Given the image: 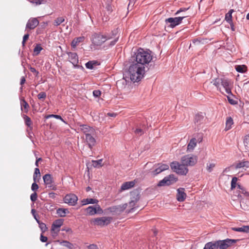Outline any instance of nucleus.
I'll return each mask as SVG.
<instances>
[{"instance_id":"nucleus-1","label":"nucleus","mask_w":249,"mask_h":249,"mask_svg":"<svg viewBox=\"0 0 249 249\" xmlns=\"http://www.w3.org/2000/svg\"><path fill=\"white\" fill-rule=\"evenodd\" d=\"M133 62L129 68L128 75L134 82L140 81L143 77L145 71L148 70V65L152 60V55L143 49L139 48L132 56Z\"/></svg>"},{"instance_id":"nucleus-2","label":"nucleus","mask_w":249,"mask_h":249,"mask_svg":"<svg viewBox=\"0 0 249 249\" xmlns=\"http://www.w3.org/2000/svg\"><path fill=\"white\" fill-rule=\"evenodd\" d=\"M119 36L118 35V28L112 30L110 33H106L105 35L99 33H94L92 36V43L95 46H100L107 40L113 39L109 44V46H113L118 41Z\"/></svg>"},{"instance_id":"nucleus-3","label":"nucleus","mask_w":249,"mask_h":249,"mask_svg":"<svg viewBox=\"0 0 249 249\" xmlns=\"http://www.w3.org/2000/svg\"><path fill=\"white\" fill-rule=\"evenodd\" d=\"M170 167L172 171L177 174L185 176L188 172V169L183 163L174 161L170 163Z\"/></svg>"},{"instance_id":"nucleus-4","label":"nucleus","mask_w":249,"mask_h":249,"mask_svg":"<svg viewBox=\"0 0 249 249\" xmlns=\"http://www.w3.org/2000/svg\"><path fill=\"white\" fill-rule=\"evenodd\" d=\"M181 163L187 166H193L197 161V157L190 154L184 155L181 158Z\"/></svg>"},{"instance_id":"nucleus-5","label":"nucleus","mask_w":249,"mask_h":249,"mask_svg":"<svg viewBox=\"0 0 249 249\" xmlns=\"http://www.w3.org/2000/svg\"><path fill=\"white\" fill-rule=\"evenodd\" d=\"M178 180V178L175 177L173 174L169 175L164 177L162 180H160L157 186L158 187L169 186L176 182Z\"/></svg>"},{"instance_id":"nucleus-6","label":"nucleus","mask_w":249,"mask_h":249,"mask_svg":"<svg viewBox=\"0 0 249 249\" xmlns=\"http://www.w3.org/2000/svg\"><path fill=\"white\" fill-rule=\"evenodd\" d=\"M237 240L227 238L224 240L216 241L217 249H226L233 244L236 243Z\"/></svg>"},{"instance_id":"nucleus-7","label":"nucleus","mask_w":249,"mask_h":249,"mask_svg":"<svg viewBox=\"0 0 249 249\" xmlns=\"http://www.w3.org/2000/svg\"><path fill=\"white\" fill-rule=\"evenodd\" d=\"M186 17V16H181L175 18H169L165 19V22L168 25V27L173 28L176 26L181 24L182 20Z\"/></svg>"},{"instance_id":"nucleus-8","label":"nucleus","mask_w":249,"mask_h":249,"mask_svg":"<svg viewBox=\"0 0 249 249\" xmlns=\"http://www.w3.org/2000/svg\"><path fill=\"white\" fill-rule=\"evenodd\" d=\"M221 85L225 89L226 92L229 95H233L231 91V81L225 77H221Z\"/></svg>"},{"instance_id":"nucleus-9","label":"nucleus","mask_w":249,"mask_h":249,"mask_svg":"<svg viewBox=\"0 0 249 249\" xmlns=\"http://www.w3.org/2000/svg\"><path fill=\"white\" fill-rule=\"evenodd\" d=\"M79 129L85 135V137L89 135H95L96 133L95 130L92 127L87 124H80Z\"/></svg>"},{"instance_id":"nucleus-10","label":"nucleus","mask_w":249,"mask_h":249,"mask_svg":"<svg viewBox=\"0 0 249 249\" xmlns=\"http://www.w3.org/2000/svg\"><path fill=\"white\" fill-rule=\"evenodd\" d=\"M112 220L110 217H101L95 218L93 220L94 224L97 226H104L109 224Z\"/></svg>"},{"instance_id":"nucleus-11","label":"nucleus","mask_w":249,"mask_h":249,"mask_svg":"<svg viewBox=\"0 0 249 249\" xmlns=\"http://www.w3.org/2000/svg\"><path fill=\"white\" fill-rule=\"evenodd\" d=\"M77 200V196L73 194L67 195L64 198V202L71 206H74Z\"/></svg>"},{"instance_id":"nucleus-12","label":"nucleus","mask_w":249,"mask_h":249,"mask_svg":"<svg viewBox=\"0 0 249 249\" xmlns=\"http://www.w3.org/2000/svg\"><path fill=\"white\" fill-rule=\"evenodd\" d=\"M86 211L89 215H93L97 213H101L103 211L99 205L90 206L86 208Z\"/></svg>"},{"instance_id":"nucleus-13","label":"nucleus","mask_w":249,"mask_h":249,"mask_svg":"<svg viewBox=\"0 0 249 249\" xmlns=\"http://www.w3.org/2000/svg\"><path fill=\"white\" fill-rule=\"evenodd\" d=\"M127 206V203L122 205L111 206L108 208V210L112 213H120L124 211Z\"/></svg>"},{"instance_id":"nucleus-14","label":"nucleus","mask_w":249,"mask_h":249,"mask_svg":"<svg viewBox=\"0 0 249 249\" xmlns=\"http://www.w3.org/2000/svg\"><path fill=\"white\" fill-rule=\"evenodd\" d=\"M95 135H89L85 137V142L88 145L90 149H92L94 146H95L96 141L94 138Z\"/></svg>"},{"instance_id":"nucleus-15","label":"nucleus","mask_w":249,"mask_h":249,"mask_svg":"<svg viewBox=\"0 0 249 249\" xmlns=\"http://www.w3.org/2000/svg\"><path fill=\"white\" fill-rule=\"evenodd\" d=\"M39 24V21L36 18H30L26 25V30L35 29Z\"/></svg>"},{"instance_id":"nucleus-16","label":"nucleus","mask_w":249,"mask_h":249,"mask_svg":"<svg viewBox=\"0 0 249 249\" xmlns=\"http://www.w3.org/2000/svg\"><path fill=\"white\" fill-rule=\"evenodd\" d=\"M132 197H131V201L129 203V206L132 207L129 211L130 213L133 212L134 208L136 203L140 199V196L139 194H136L133 196V194H131Z\"/></svg>"},{"instance_id":"nucleus-17","label":"nucleus","mask_w":249,"mask_h":249,"mask_svg":"<svg viewBox=\"0 0 249 249\" xmlns=\"http://www.w3.org/2000/svg\"><path fill=\"white\" fill-rule=\"evenodd\" d=\"M70 62L74 66H77L78 63V56L76 53L69 52L68 53Z\"/></svg>"},{"instance_id":"nucleus-18","label":"nucleus","mask_w":249,"mask_h":249,"mask_svg":"<svg viewBox=\"0 0 249 249\" xmlns=\"http://www.w3.org/2000/svg\"><path fill=\"white\" fill-rule=\"evenodd\" d=\"M63 222L64 220L62 219L55 220L52 224V230L53 231H56L57 232L59 231V228L63 225Z\"/></svg>"},{"instance_id":"nucleus-19","label":"nucleus","mask_w":249,"mask_h":249,"mask_svg":"<svg viewBox=\"0 0 249 249\" xmlns=\"http://www.w3.org/2000/svg\"><path fill=\"white\" fill-rule=\"evenodd\" d=\"M177 199L179 202L183 201L186 197V194L184 192V189L179 188L177 190Z\"/></svg>"},{"instance_id":"nucleus-20","label":"nucleus","mask_w":249,"mask_h":249,"mask_svg":"<svg viewBox=\"0 0 249 249\" xmlns=\"http://www.w3.org/2000/svg\"><path fill=\"white\" fill-rule=\"evenodd\" d=\"M43 179L46 186L51 187V185L53 182V178L52 175L50 174H45L43 177Z\"/></svg>"},{"instance_id":"nucleus-21","label":"nucleus","mask_w":249,"mask_h":249,"mask_svg":"<svg viewBox=\"0 0 249 249\" xmlns=\"http://www.w3.org/2000/svg\"><path fill=\"white\" fill-rule=\"evenodd\" d=\"M135 181H127L122 184L121 189L122 191L128 190L132 188L135 185Z\"/></svg>"},{"instance_id":"nucleus-22","label":"nucleus","mask_w":249,"mask_h":249,"mask_svg":"<svg viewBox=\"0 0 249 249\" xmlns=\"http://www.w3.org/2000/svg\"><path fill=\"white\" fill-rule=\"evenodd\" d=\"M232 230L235 231L249 233V226H243L241 227H233Z\"/></svg>"},{"instance_id":"nucleus-23","label":"nucleus","mask_w":249,"mask_h":249,"mask_svg":"<svg viewBox=\"0 0 249 249\" xmlns=\"http://www.w3.org/2000/svg\"><path fill=\"white\" fill-rule=\"evenodd\" d=\"M196 145V138H192L190 141L187 145V151H192Z\"/></svg>"},{"instance_id":"nucleus-24","label":"nucleus","mask_w":249,"mask_h":249,"mask_svg":"<svg viewBox=\"0 0 249 249\" xmlns=\"http://www.w3.org/2000/svg\"><path fill=\"white\" fill-rule=\"evenodd\" d=\"M84 39L85 37L83 36L74 38L71 43V47L75 48L79 43L83 42Z\"/></svg>"},{"instance_id":"nucleus-25","label":"nucleus","mask_w":249,"mask_h":249,"mask_svg":"<svg viewBox=\"0 0 249 249\" xmlns=\"http://www.w3.org/2000/svg\"><path fill=\"white\" fill-rule=\"evenodd\" d=\"M204 116L202 113H199L196 115L195 118V123L199 125L203 123Z\"/></svg>"},{"instance_id":"nucleus-26","label":"nucleus","mask_w":249,"mask_h":249,"mask_svg":"<svg viewBox=\"0 0 249 249\" xmlns=\"http://www.w3.org/2000/svg\"><path fill=\"white\" fill-rule=\"evenodd\" d=\"M98 202V200L94 198L83 199L81 201L82 205H86L89 204H97Z\"/></svg>"},{"instance_id":"nucleus-27","label":"nucleus","mask_w":249,"mask_h":249,"mask_svg":"<svg viewBox=\"0 0 249 249\" xmlns=\"http://www.w3.org/2000/svg\"><path fill=\"white\" fill-rule=\"evenodd\" d=\"M203 249H217L216 241L207 243Z\"/></svg>"},{"instance_id":"nucleus-28","label":"nucleus","mask_w":249,"mask_h":249,"mask_svg":"<svg viewBox=\"0 0 249 249\" xmlns=\"http://www.w3.org/2000/svg\"><path fill=\"white\" fill-rule=\"evenodd\" d=\"M20 100V106L21 109L22 110V108L24 107L25 112H27L29 108V105L28 103L25 101L24 98H21Z\"/></svg>"},{"instance_id":"nucleus-29","label":"nucleus","mask_w":249,"mask_h":249,"mask_svg":"<svg viewBox=\"0 0 249 249\" xmlns=\"http://www.w3.org/2000/svg\"><path fill=\"white\" fill-rule=\"evenodd\" d=\"M69 213L68 209L64 208H59L56 210V213L60 217H65L66 213Z\"/></svg>"},{"instance_id":"nucleus-30","label":"nucleus","mask_w":249,"mask_h":249,"mask_svg":"<svg viewBox=\"0 0 249 249\" xmlns=\"http://www.w3.org/2000/svg\"><path fill=\"white\" fill-rule=\"evenodd\" d=\"M233 124V119L231 118V117H228L226 119V127H225V130L227 131L230 130Z\"/></svg>"},{"instance_id":"nucleus-31","label":"nucleus","mask_w":249,"mask_h":249,"mask_svg":"<svg viewBox=\"0 0 249 249\" xmlns=\"http://www.w3.org/2000/svg\"><path fill=\"white\" fill-rule=\"evenodd\" d=\"M40 178V173L39 168H36L33 175V179L35 182L38 181Z\"/></svg>"},{"instance_id":"nucleus-32","label":"nucleus","mask_w":249,"mask_h":249,"mask_svg":"<svg viewBox=\"0 0 249 249\" xmlns=\"http://www.w3.org/2000/svg\"><path fill=\"white\" fill-rule=\"evenodd\" d=\"M238 187L240 189L239 192L240 194H243L247 198L249 197V193L246 191L240 185H238ZM246 201H247L249 205V199L247 198Z\"/></svg>"},{"instance_id":"nucleus-33","label":"nucleus","mask_w":249,"mask_h":249,"mask_svg":"<svg viewBox=\"0 0 249 249\" xmlns=\"http://www.w3.org/2000/svg\"><path fill=\"white\" fill-rule=\"evenodd\" d=\"M221 78H215L213 80L212 83L214 85L217 89L218 90L221 91V88L220 87V85L221 84Z\"/></svg>"},{"instance_id":"nucleus-34","label":"nucleus","mask_w":249,"mask_h":249,"mask_svg":"<svg viewBox=\"0 0 249 249\" xmlns=\"http://www.w3.org/2000/svg\"><path fill=\"white\" fill-rule=\"evenodd\" d=\"M246 69H247V67L244 65H237L235 67L236 71L237 72H240V73L245 72L246 70Z\"/></svg>"},{"instance_id":"nucleus-35","label":"nucleus","mask_w":249,"mask_h":249,"mask_svg":"<svg viewBox=\"0 0 249 249\" xmlns=\"http://www.w3.org/2000/svg\"><path fill=\"white\" fill-rule=\"evenodd\" d=\"M37 223L38 224L39 227L42 232H44L47 231L48 228L45 223L41 222L40 220H37Z\"/></svg>"},{"instance_id":"nucleus-36","label":"nucleus","mask_w":249,"mask_h":249,"mask_svg":"<svg viewBox=\"0 0 249 249\" xmlns=\"http://www.w3.org/2000/svg\"><path fill=\"white\" fill-rule=\"evenodd\" d=\"M45 118H46V119H49L50 118H54L55 119L60 120L63 122L66 123V122L64 121V120L61 117V116L60 115H55V114L48 115L46 116Z\"/></svg>"},{"instance_id":"nucleus-37","label":"nucleus","mask_w":249,"mask_h":249,"mask_svg":"<svg viewBox=\"0 0 249 249\" xmlns=\"http://www.w3.org/2000/svg\"><path fill=\"white\" fill-rule=\"evenodd\" d=\"M158 168H159L160 172H162L165 170H166L169 169V166L168 165L166 164H161V163H159L157 164Z\"/></svg>"},{"instance_id":"nucleus-38","label":"nucleus","mask_w":249,"mask_h":249,"mask_svg":"<svg viewBox=\"0 0 249 249\" xmlns=\"http://www.w3.org/2000/svg\"><path fill=\"white\" fill-rule=\"evenodd\" d=\"M158 168H159L160 172H162L165 170H166L169 169V166L168 165L166 164H161V163H159L157 164Z\"/></svg>"},{"instance_id":"nucleus-39","label":"nucleus","mask_w":249,"mask_h":249,"mask_svg":"<svg viewBox=\"0 0 249 249\" xmlns=\"http://www.w3.org/2000/svg\"><path fill=\"white\" fill-rule=\"evenodd\" d=\"M42 50V48L41 47L40 44H36L34 49V53L35 55H38L41 51Z\"/></svg>"},{"instance_id":"nucleus-40","label":"nucleus","mask_w":249,"mask_h":249,"mask_svg":"<svg viewBox=\"0 0 249 249\" xmlns=\"http://www.w3.org/2000/svg\"><path fill=\"white\" fill-rule=\"evenodd\" d=\"M29 1L31 3L35 4L36 5L45 4L47 2L46 0H30Z\"/></svg>"},{"instance_id":"nucleus-41","label":"nucleus","mask_w":249,"mask_h":249,"mask_svg":"<svg viewBox=\"0 0 249 249\" xmlns=\"http://www.w3.org/2000/svg\"><path fill=\"white\" fill-rule=\"evenodd\" d=\"M97 62L94 61H88L87 63H86V67L90 70H92L94 68V65Z\"/></svg>"},{"instance_id":"nucleus-42","label":"nucleus","mask_w":249,"mask_h":249,"mask_svg":"<svg viewBox=\"0 0 249 249\" xmlns=\"http://www.w3.org/2000/svg\"><path fill=\"white\" fill-rule=\"evenodd\" d=\"M103 160L100 159L97 160H92V165L94 167L99 168L102 166Z\"/></svg>"},{"instance_id":"nucleus-43","label":"nucleus","mask_w":249,"mask_h":249,"mask_svg":"<svg viewBox=\"0 0 249 249\" xmlns=\"http://www.w3.org/2000/svg\"><path fill=\"white\" fill-rule=\"evenodd\" d=\"M65 21L63 17H58L54 21V25L57 26Z\"/></svg>"},{"instance_id":"nucleus-44","label":"nucleus","mask_w":249,"mask_h":249,"mask_svg":"<svg viewBox=\"0 0 249 249\" xmlns=\"http://www.w3.org/2000/svg\"><path fill=\"white\" fill-rule=\"evenodd\" d=\"M238 198L240 200V206L242 207V209L246 210L248 208V205H245L244 204V199L242 198L241 195H238Z\"/></svg>"},{"instance_id":"nucleus-45","label":"nucleus","mask_w":249,"mask_h":249,"mask_svg":"<svg viewBox=\"0 0 249 249\" xmlns=\"http://www.w3.org/2000/svg\"><path fill=\"white\" fill-rule=\"evenodd\" d=\"M244 144L246 147V149H248V146L249 145V135H246L244 139Z\"/></svg>"},{"instance_id":"nucleus-46","label":"nucleus","mask_w":249,"mask_h":249,"mask_svg":"<svg viewBox=\"0 0 249 249\" xmlns=\"http://www.w3.org/2000/svg\"><path fill=\"white\" fill-rule=\"evenodd\" d=\"M23 118L24 119L26 125H27L28 126H30L32 124V121L30 118L27 115H24Z\"/></svg>"},{"instance_id":"nucleus-47","label":"nucleus","mask_w":249,"mask_h":249,"mask_svg":"<svg viewBox=\"0 0 249 249\" xmlns=\"http://www.w3.org/2000/svg\"><path fill=\"white\" fill-rule=\"evenodd\" d=\"M237 178L236 177L232 178L231 181V189L232 190L236 187Z\"/></svg>"},{"instance_id":"nucleus-48","label":"nucleus","mask_w":249,"mask_h":249,"mask_svg":"<svg viewBox=\"0 0 249 249\" xmlns=\"http://www.w3.org/2000/svg\"><path fill=\"white\" fill-rule=\"evenodd\" d=\"M61 244L63 246L67 247L69 249L71 248L72 244L67 241H63L61 242Z\"/></svg>"},{"instance_id":"nucleus-49","label":"nucleus","mask_w":249,"mask_h":249,"mask_svg":"<svg viewBox=\"0 0 249 249\" xmlns=\"http://www.w3.org/2000/svg\"><path fill=\"white\" fill-rule=\"evenodd\" d=\"M47 96L45 92H41L37 95V98L39 100H44Z\"/></svg>"},{"instance_id":"nucleus-50","label":"nucleus","mask_w":249,"mask_h":249,"mask_svg":"<svg viewBox=\"0 0 249 249\" xmlns=\"http://www.w3.org/2000/svg\"><path fill=\"white\" fill-rule=\"evenodd\" d=\"M154 167H155V169L152 172V174L154 175V176H156L158 174H160V172L159 168H158V166L157 165V164H155L154 165Z\"/></svg>"},{"instance_id":"nucleus-51","label":"nucleus","mask_w":249,"mask_h":249,"mask_svg":"<svg viewBox=\"0 0 249 249\" xmlns=\"http://www.w3.org/2000/svg\"><path fill=\"white\" fill-rule=\"evenodd\" d=\"M37 198V194L36 192H34V193L32 194L30 196V199L31 200L34 202H35Z\"/></svg>"},{"instance_id":"nucleus-52","label":"nucleus","mask_w":249,"mask_h":249,"mask_svg":"<svg viewBox=\"0 0 249 249\" xmlns=\"http://www.w3.org/2000/svg\"><path fill=\"white\" fill-rule=\"evenodd\" d=\"M215 166L214 163H210L207 165V170L209 172H211L213 170V168Z\"/></svg>"},{"instance_id":"nucleus-53","label":"nucleus","mask_w":249,"mask_h":249,"mask_svg":"<svg viewBox=\"0 0 249 249\" xmlns=\"http://www.w3.org/2000/svg\"><path fill=\"white\" fill-rule=\"evenodd\" d=\"M135 133L139 136H141L143 134V131L141 128H136L134 131Z\"/></svg>"},{"instance_id":"nucleus-54","label":"nucleus","mask_w":249,"mask_h":249,"mask_svg":"<svg viewBox=\"0 0 249 249\" xmlns=\"http://www.w3.org/2000/svg\"><path fill=\"white\" fill-rule=\"evenodd\" d=\"M101 94L100 90H94L93 91V96L95 97H99Z\"/></svg>"},{"instance_id":"nucleus-55","label":"nucleus","mask_w":249,"mask_h":249,"mask_svg":"<svg viewBox=\"0 0 249 249\" xmlns=\"http://www.w3.org/2000/svg\"><path fill=\"white\" fill-rule=\"evenodd\" d=\"M38 189V185L36 184V182H35L32 184L31 186V189L33 191L36 192Z\"/></svg>"},{"instance_id":"nucleus-56","label":"nucleus","mask_w":249,"mask_h":249,"mask_svg":"<svg viewBox=\"0 0 249 249\" xmlns=\"http://www.w3.org/2000/svg\"><path fill=\"white\" fill-rule=\"evenodd\" d=\"M227 97L229 103L231 104V105H234L237 104V102L235 100L232 99L230 96H227Z\"/></svg>"},{"instance_id":"nucleus-57","label":"nucleus","mask_w":249,"mask_h":249,"mask_svg":"<svg viewBox=\"0 0 249 249\" xmlns=\"http://www.w3.org/2000/svg\"><path fill=\"white\" fill-rule=\"evenodd\" d=\"M246 163H247V161L240 162L236 164V168H240L243 167L246 165Z\"/></svg>"},{"instance_id":"nucleus-58","label":"nucleus","mask_w":249,"mask_h":249,"mask_svg":"<svg viewBox=\"0 0 249 249\" xmlns=\"http://www.w3.org/2000/svg\"><path fill=\"white\" fill-rule=\"evenodd\" d=\"M225 20L227 21L228 23L231 22L232 21V16L230 15H227V14L225 15Z\"/></svg>"},{"instance_id":"nucleus-59","label":"nucleus","mask_w":249,"mask_h":249,"mask_svg":"<svg viewBox=\"0 0 249 249\" xmlns=\"http://www.w3.org/2000/svg\"><path fill=\"white\" fill-rule=\"evenodd\" d=\"M31 213L36 222L37 220H39L37 217L36 214V210L35 209H32L31 210Z\"/></svg>"},{"instance_id":"nucleus-60","label":"nucleus","mask_w":249,"mask_h":249,"mask_svg":"<svg viewBox=\"0 0 249 249\" xmlns=\"http://www.w3.org/2000/svg\"><path fill=\"white\" fill-rule=\"evenodd\" d=\"M87 248L88 249H99L98 246L95 244H90Z\"/></svg>"},{"instance_id":"nucleus-61","label":"nucleus","mask_w":249,"mask_h":249,"mask_svg":"<svg viewBox=\"0 0 249 249\" xmlns=\"http://www.w3.org/2000/svg\"><path fill=\"white\" fill-rule=\"evenodd\" d=\"M29 69L32 72L35 73L36 74V76L38 75V74H39V72L37 71H36L35 68L30 67Z\"/></svg>"},{"instance_id":"nucleus-62","label":"nucleus","mask_w":249,"mask_h":249,"mask_svg":"<svg viewBox=\"0 0 249 249\" xmlns=\"http://www.w3.org/2000/svg\"><path fill=\"white\" fill-rule=\"evenodd\" d=\"M48 240V238L46 236H43L42 234L40 235V241L42 242H46Z\"/></svg>"},{"instance_id":"nucleus-63","label":"nucleus","mask_w":249,"mask_h":249,"mask_svg":"<svg viewBox=\"0 0 249 249\" xmlns=\"http://www.w3.org/2000/svg\"><path fill=\"white\" fill-rule=\"evenodd\" d=\"M188 9L184 8H180L179 10H178L176 13L175 15H177L179 14L180 12L183 11H186Z\"/></svg>"},{"instance_id":"nucleus-64","label":"nucleus","mask_w":249,"mask_h":249,"mask_svg":"<svg viewBox=\"0 0 249 249\" xmlns=\"http://www.w3.org/2000/svg\"><path fill=\"white\" fill-rule=\"evenodd\" d=\"M106 9L109 12H111L112 11V7L109 3H108L106 6Z\"/></svg>"}]
</instances>
